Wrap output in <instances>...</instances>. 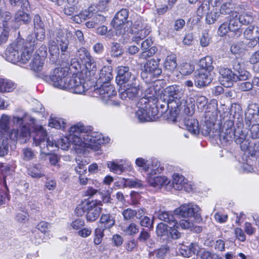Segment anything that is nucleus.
I'll return each instance as SVG.
<instances>
[{"mask_svg": "<svg viewBox=\"0 0 259 259\" xmlns=\"http://www.w3.org/2000/svg\"><path fill=\"white\" fill-rule=\"evenodd\" d=\"M49 52L50 54V61L52 64L56 62L59 57L60 47L54 40H50L48 42Z\"/></svg>", "mask_w": 259, "mask_h": 259, "instance_id": "c85d7f7f", "label": "nucleus"}, {"mask_svg": "<svg viewBox=\"0 0 259 259\" xmlns=\"http://www.w3.org/2000/svg\"><path fill=\"white\" fill-rule=\"evenodd\" d=\"M128 17V11L126 9H122L118 12L112 22L113 27L116 29H119L123 27L127 22Z\"/></svg>", "mask_w": 259, "mask_h": 259, "instance_id": "b1692460", "label": "nucleus"}, {"mask_svg": "<svg viewBox=\"0 0 259 259\" xmlns=\"http://www.w3.org/2000/svg\"><path fill=\"white\" fill-rule=\"evenodd\" d=\"M179 101V104H177L178 107L175 112L183 110L187 115H192L194 113L195 110V99L192 97H187L186 99L183 97V92L182 91V95L180 98L178 99Z\"/></svg>", "mask_w": 259, "mask_h": 259, "instance_id": "2eb2a0df", "label": "nucleus"}, {"mask_svg": "<svg viewBox=\"0 0 259 259\" xmlns=\"http://www.w3.org/2000/svg\"><path fill=\"white\" fill-rule=\"evenodd\" d=\"M164 68L168 72H172L177 68V57L176 55L171 54L166 57L164 62Z\"/></svg>", "mask_w": 259, "mask_h": 259, "instance_id": "473e14b6", "label": "nucleus"}, {"mask_svg": "<svg viewBox=\"0 0 259 259\" xmlns=\"http://www.w3.org/2000/svg\"><path fill=\"white\" fill-rule=\"evenodd\" d=\"M84 126L77 124L71 126L69 131L68 138H61L57 142L53 141L54 148H61L67 150L72 143L74 145L81 148H90L94 151H98L102 144L108 143L110 139L104 138L103 135L97 132H85Z\"/></svg>", "mask_w": 259, "mask_h": 259, "instance_id": "f257e3e1", "label": "nucleus"}, {"mask_svg": "<svg viewBox=\"0 0 259 259\" xmlns=\"http://www.w3.org/2000/svg\"><path fill=\"white\" fill-rule=\"evenodd\" d=\"M28 11L22 9L18 10L15 15L14 24L11 25V28L16 29L19 28L20 21H22L25 24L29 23L31 21L30 15L27 13Z\"/></svg>", "mask_w": 259, "mask_h": 259, "instance_id": "bb28decb", "label": "nucleus"}, {"mask_svg": "<svg viewBox=\"0 0 259 259\" xmlns=\"http://www.w3.org/2000/svg\"><path fill=\"white\" fill-rule=\"evenodd\" d=\"M136 164L145 171H147L150 168V162L142 158H138L136 160Z\"/></svg>", "mask_w": 259, "mask_h": 259, "instance_id": "0e129e2a", "label": "nucleus"}, {"mask_svg": "<svg viewBox=\"0 0 259 259\" xmlns=\"http://www.w3.org/2000/svg\"><path fill=\"white\" fill-rule=\"evenodd\" d=\"M194 70V66L188 63H183L180 69V72L184 75L191 74Z\"/></svg>", "mask_w": 259, "mask_h": 259, "instance_id": "4d7b16f0", "label": "nucleus"}, {"mask_svg": "<svg viewBox=\"0 0 259 259\" xmlns=\"http://www.w3.org/2000/svg\"><path fill=\"white\" fill-rule=\"evenodd\" d=\"M200 207L192 203L184 204L176 208L174 213L176 215L180 216L184 219H192L195 220L196 222L202 220L200 212Z\"/></svg>", "mask_w": 259, "mask_h": 259, "instance_id": "9b49d317", "label": "nucleus"}, {"mask_svg": "<svg viewBox=\"0 0 259 259\" xmlns=\"http://www.w3.org/2000/svg\"><path fill=\"white\" fill-rule=\"evenodd\" d=\"M76 4V2L75 3L69 2V0H68L67 5H65V7L64 8L63 11L64 14L68 16L75 15L76 17L79 13V9Z\"/></svg>", "mask_w": 259, "mask_h": 259, "instance_id": "c9c22d12", "label": "nucleus"}, {"mask_svg": "<svg viewBox=\"0 0 259 259\" xmlns=\"http://www.w3.org/2000/svg\"><path fill=\"white\" fill-rule=\"evenodd\" d=\"M190 116L188 115L187 117L184 118L183 121L184 125L190 133L194 135L199 134L200 128L199 126L198 122L197 120Z\"/></svg>", "mask_w": 259, "mask_h": 259, "instance_id": "cd10ccee", "label": "nucleus"}, {"mask_svg": "<svg viewBox=\"0 0 259 259\" xmlns=\"http://www.w3.org/2000/svg\"><path fill=\"white\" fill-rule=\"evenodd\" d=\"M11 18L12 14L10 12L7 11L2 12L0 11V22H3V25L5 28H9L11 27V24H14V21L9 22Z\"/></svg>", "mask_w": 259, "mask_h": 259, "instance_id": "a19ab883", "label": "nucleus"}, {"mask_svg": "<svg viewBox=\"0 0 259 259\" xmlns=\"http://www.w3.org/2000/svg\"><path fill=\"white\" fill-rule=\"evenodd\" d=\"M44 64V59L41 58L39 56H34L30 63L29 66L31 69L34 71L38 72L42 70Z\"/></svg>", "mask_w": 259, "mask_h": 259, "instance_id": "4c0bfd02", "label": "nucleus"}, {"mask_svg": "<svg viewBox=\"0 0 259 259\" xmlns=\"http://www.w3.org/2000/svg\"><path fill=\"white\" fill-rule=\"evenodd\" d=\"M212 78V72H207L203 69H199L195 72V84L199 88L205 87L211 83Z\"/></svg>", "mask_w": 259, "mask_h": 259, "instance_id": "f3484780", "label": "nucleus"}, {"mask_svg": "<svg viewBox=\"0 0 259 259\" xmlns=\"http://www.w3.org/2000/svg\"><path fill=\"white\" fill-rule=\"evenodd\" d=\"M107 166L111 171L114 172L117 174H120L124 170L122 165L119 164L116 161H108L107 162Z\"/></svg>", "mask_w": 259, "mask_h": 259, "instance_id": "09e8293b", "label": "nucleus"}, {"mask_svg": "<svg viewBox=\"0 0 259 259\" xmlns=\"http://www.w3.org/2000/svg\"><path fill=\"white\" fill-rule=\"evenodd\" d=\"M11 6L13 7H20L21 9L29 11L30 6L28 0H9Z\"/></svg>", "mask_w": 259, "mask_h": 259, "instance_id": "ea45409f", "label": "nucleus"}, {"mask_svg": "<svg viewBox=\"0 0 259 259\" xmlns=\"http://www.w3.org/2000/svg\"><path fill=\"white\" fill-rule=\"evenodd\" d=\"M113 78L112 68L110 66H104L100 70L97 83L109 82Z\"/></svg>", "mask_w": 259, "mask_h": 259, "instance_id": "c756f323", "label": "nucleus"}, {"mask_svg": "<svg viewBox=\"0 0 259 259\" xmlns=\"http://www.w3.org/2000/svg\"><path fill=\"white\" fill-rule=\"evenodd\" d=\"M104 230L105 229L102 226H99L98 228L95 229L94 242L96 245H99L102 242Z\"/></svg>", "mask_w": 259, "mask_h": 259, "instance_id": "864d4df0", "label": "nucleus"}, {"mask_svg": "<svg viewBox=\"0 0 259 259\" xmlns=\"http://www.w3.org/2000/svg\"><path fill=\"white\" fill-rule=\"evenodd\" d=\"M134 29L132 31L134 35L132 37V40L137 44L144 39L151 32L150 27L141 20H137L135 22Z\"/></svg>", "mask_w": 259, "mask_h": 259, "instance_id": "ddd939ff", "label": "nucleus"}, {"mask_svg": "<svg viewBox=\"0 0 259 259\" xmlns=\"http://www.w3.org/2000/svg\"><path fill=\"white\" fill-rule=\"evenodd\" d=\"M100 84L99 88L96 89V93L98 94L102 100L104 101H108L110 98H112L116 95V91L114 87L110 82L98 83Z\"/></svg>", "mask_w": 259, "mask_h": 259, "instance_id": "a211bd4d", "label": "nucleus"}, {"mask_svg": "<svg viewBox=\"0 0 259 259\" xmlns=\"http://www.w3.org/2000/svg\"><path fill=\"white\" fill-rule=\"evenodd\" d=\"M117 75L116 82L118 84H122L130 81L132 79V73L128 66H118L116 69Z\"/></svg>", "mask_w": 259, "mask_h": 259, "instance_id": "5701e85b", "label": "nucleus"}, {"mask_svg": "<svg viewBox=\"0 0 259 259\" xmlns=\"http://www.w3.org/2000/svg\"><path fill=\"white\" fill-rule=\"evenodd\" d=\"M76 56L84 63L85 68V75L91 80L97 72V64L94 58L85 48H81L77 50Z\"/></svg>", "mask_w": 259, "mask_h": 259, "instance_id": "6e6552de", "label": "nucleus"}, {"mask_svg": "<svg viewBox=\"0 0 259 259\" xmlns=\"http://www.w3.org/2000/svg\"><path fill=\"white\" fill-rule=\"evenodd\" d=\"M153 44V40L151 38H148L141 43V48L143 51L139 54V59H146L153 56L157 52V47L152 46Z\"/></svg>", "mask_w": 259, "mask_h": 259, "instance_id": "412c9836", "label": "nucleus"}, {"mask_svg": "<svg viewBox=\"0 0 259 259\" xmlns=\"http://www.w3.org/2000/svg\"><path fill=\"white\" fill-rule=\"evenodd\" d=\"M213 59L212 57L207 56L200 60L199 62V66L200 69L205 70V71L212 72L214 67L212 65Z\"/></svg>", "mask_w": 259, "mask_h": 259, "instance_id": "72a5a7b5", "label": "nucleus"}, {"mask_svg": "<svg viewBox=\"0 0 259 259\" xmlns=\"http://www.w3.org/2000/svg\"><path fill=\"white\" fill-rule=\"evenodd\" d=\"M110 52L112 57L118 58L123 54V51L120 44L112 42L111 44Z\"/></svg>", "mask_w": 259, "mask_h": 259, "instance_id": "79ce46f5", "label": "nucleus"}, {"mask_svg": "<svg viewBox=\"0 0 259 259\" xmlns=\"http://www.w3.org/2000/svg\"><path fill=\"white\" fill-rule=\"evenodd\" d=\"M15 88V84L10 80L0 78V92H10Z\"/></svg>", "mask_w": 259, "mask_h": 259, "instance_id": "c03bdc74", "label": "nucleus"}, {"mask_svg": "<svg viewBox=\"0 0 259 259\" xmlns=\"http://www.w3.org/2000/svg\"><path fill=\"white\" fill-rule=\"evenodd\" d=\"M68 73L64 68H56L49 77H46L52 82L54 87L68 90L74 94L83 93L85 92L84 80L74 75L67 77Z\"/></svg>", "mask_w": 259, "mask_h": 259, "instance_id": "7ed1b4c3", "label": "nucleus"}, {"mask_svg": "<svg viewBox=\"0 0 259 259\" xmlns=\"http://www.w3.org/2000/svg\"><path fill=\"white\" fill-rule=\"evenodd\" d=\"M149 184L156 188H161L163 185H167L169 183V180L165 177L157 176L152 177H149L148 179Z\"/></svg>", "mask_w": 259, "mask_h": 259, "instance_id": "7c9ffc66", "label": "nucleus"}, {"mask_svg": "<svg viewBox=\"0 0 259 259\" xmlns=\"http://www.w3.org/2000/svg\"><path fill=\"white\" fill-rule=\"evenodd\" d=\"M139 230V229L138 226L134 223H132L123 230V231L126 234L134 236L138 233Z\"/></svg>", "mask_w": 259, "mask_h": 259, "instance_id": "13d9d810", "label": "nucleus"}, {"mask_svg": "<svg viewBox=\"0 0 259 259\" xmlns=\"http://www.w3.org/2000/svg\"><path fill=\"white\" fill-rule=\"evenodd\" d=\"M210 3L213 7H217L222 4L220 9L221 14L229 15V16H230L234 12L233 10L234 4L233 3V0H210Z\"/></svg>", "mask_w": 259, "mask_h": 259, "instance_id": "4be33fe9", "label": "nucleus"}, {"mask_svg": "<svg viewBox=\"0 0 259 259\" xmlns=\"http://www.w3.org/2000/svg\"><path fill=\"white\" fill-rule=\"evenodd\" d=\"M150 233L144 229H142L137 240L141 242H146L147 241L151 242L152 240L150 239Z\"/></svg>", "mask_w": 259, "mask_h": 259, "instance_id": "69168bd1", "label": "nucleus"}, {"mask_svg": "<svg viewBox=\"0 0 259 259\" xmlns=\"http://www.w3.org/2000/svg\"><path fill=\"white\" fill-rule=\"evenodd\" d=\"M169 226L163 223L158 224L156 227V234L158 236L163 237V239H167L169 232Z\"/></svg>", "mask_w": 259, "mask_h": 259, "instance_id": "37998d69", "label": "nucleus"}, {"mask_svg": "<svg viewBox=\"0 0 259 259\" xmlns=\"http://www.w3.org/2000/svg\"><path fill=\"white\" fill-rule=\"evenodd\" d=\"M202 134L205 136L210 135L214 139H219L223 146H227L231 144L234 140L235 143L240 145L242 150L246 151L249 147V142L246 140V135L241 128L238 126L235 129L234 126V121L232 120H227L222 129L216 131L215 134L210 128L203 126L202 128Z\"/></svg>", "mask_w": 259, "mask_h": 259, "instance_id": "f03ea898", "label": "nucleus"}, {"mask_svg": "<svg viewBox=\"0 0 259 259\" xmlns=\"http://www.w3.org/2000/svg\"><path fill=\"white\" fill-rule=\"evenodd\" d=\"M91 202H82L78 204L75 209V213L78 216H82L85 212L87 213Z\"/></svg>", "mask_w": 259, "mask_h": 259, "instance_id": "5fc2aeb1", "label": "nucleus"}, {"mask_svg": "<svg viewBox=\"0 0 259 259\" xmlns=\"http://www.w3.org/2000/svg\"><path fill=\"white\" fill-rule=\"evenodd\" d=\"M72 35L71 32L66 29L59 28L56 33V39L59 45L61 52V58L66 62L69 58L68 37Z\"/></svg>", "mask_w": 259, "mask_h": 259, "instance_id": "f8f14e48", "label": "nucleus"}, {"mask_svg": "<svg viewBox=\"0 0 259 259\" xmlns=\"http://www.w3.org/2000/svg\"><path fill=\"white\" fill-rule=\"evenodd\" d=\"M196 103L198 108L203 109L207 103V99L204 96L198 94L196 96Z\"/></svg>", "mask_w": 259, "mask_h": 259, "instance_id": "bf43d9fd", "label": "nucleus"}, {"mask_svg": "<svg viewBox=\"0 0 259 259\" xmlns=\"http://www.w3.org/2000/svg\"><path fill=\"white\" fill-rule=\"evenodd\" d=\"M122 214L124 220L128 221L133 219L135 217L136 212L135 210L128 208L122 211Z\"/></svg>", "mask_w": 259, "mask_h": 259, "instance_id": "e2e57ef3", "label": "nucleus"}, {"mask_svg": "<svg viewBox=\"0 0 259 259\" xmlns=\"http://www.w3.org/2000/svg\"><path fill=\"white\" fill-rule=\"evenodd\" d=\"M159 94V92L157 91L153 86L150 87L145 91V97L141 99L139 104L151 102L155 105Z\"/></svg>", "mask_w": 259, "mask_h": 259, "instance_id": "393cba45", "label": "nucleus"}, {"mask_svg": "<svg viewBox=\"0 0 259 259\" xmlns=\"http://www.w3.org/2000/svg\"><path fill=\"white\" fill-rule=\"evenodd\" d=\"M32 52L24 46L22 41L12 43L5 52L6 59L13 63H27L31 57Z\"/></svg>", "mask_w": 259, "mask_h": 259, "instance_id": "423d86ee", "label": "nucleus"}, {"mask_svg": "<svg viewBox=\"0 0 259 259\" xmlns=\"http://www.w3.org/2000/svg\"><path fill=\"white\" fill-rule=\"evenodd\" d=\"M151 102L140 104L138 110L136 112V117L140 122L155 120L157 117L158 109Z\"/></svg>", "mask_w": 259, "mask_h": 259, "instance_id": "9d476101", "label": "nucleus"}, {"mask_svg": "<svg viewBox=\"0 0 259 259\" xmlns=\"http://www.w3.org/2000/svg\"><path fill=\"white\" fill-rule=\"evenodd\" d=\"M186 181L184 177L182 175L174 174L172 182L173 187L176 190H181L184 187Z\"/></svg>", "mask_w": 259, "mask_h": 259, "instance_id": "f704fd0d", "label": "nucleus"}, {"mask_svg": "<svg viewBox=\"0 0 259 259\" xmlns=\"http://www.w3.org/2000/svg\"><path fill=\"white\" fill-rule=\"evenodd\" d=\"M41 166L40 164H35L33 167L29 169L28 175L34 178H40L44 176V174L41 171Z\"/></svg>", "mask_w": 259, "mask_h": 259, "instance_id": "603ef678", "label": "nucleus"}, {"mask_svg": "<svg viewBox=\"0 0 259 259\" xmlns=\"http://www.w3.org/2000/svg\"><path fill=\"white\" fill-rule=\"evenodd\" d=\"M47 136V132L43 128L37 130L33 137V144L40 147L41 153L48 155L50 152L53 151L55 149H53V141H51Z\"/></svg>", "mask_w": 259, "mask_h": 259, "instance_id": "1a4fd4ad", "label": "nucleus"}, {"mask_svg": "<svg viewBox=\"0 0 259 259\" xmlns=\"http://www.w3.org/2000/svg\"><path fill=\"white\" fill-rule=\"evenodd\" d=\"M256 114L255 110L249 108L245 113V124L247 127H250L253 123L254 115Z\"/></svg>", "mask_w": 259, "mask_h": 259, "instance_id": "de8ad7c7", "label": "nucleus"}, {"mask_svg": "<svg viewBox=\"0 0 259 259\" xmlns=\"http://www.w3.org/2000/svg\"><path fill=\"white\" fill-rule=\"evenodd\" d=\"M242 25H248L252 22L253 17L250 11L246 12L238 16Z\"/></svg>", "mask_w": 259, "mask_h": 259, "instance_id": "3c124183", "label": "nucleus"}, {"mask_svg": "<svg viewBox=\"0 0 259 259\" xmlns=\"http://www.w3.org/2000/svg\"><path fill=\"white\" fill-rule=\"evenodd\" d=\"M171 226H169L168 227L169 232L167 239H169L170 238L174 239L179 238L181 236V234L176 229L178 228V224L177 223L175 226H174V224H171Z\"/></svg>", "mask_w": 259, "mask_h": 259, "instance_id": "6e6d98bb", "label": "nucleus"}, {"mask_svg": "<svg viewBox=\"0 0 259 259\" xmlns=\"http://www.w3.org/2000/svg\"><path fill=\"white\" fill-rule=\"evenodd\" d=\"M49 125L51 127L65 130L66 123L65 122L64 120L62 118L53 117L51 116L49 123Z\"/></svg>", "mask_w": 259, "mask_h": 259, "instance_id": "58836bf2", "label": "nucleus"}, {"mask_svg": "<svg viewBox=\"0 0 259 259\" xmlns=\"http://www.w3.org/2000/svg\"><path fill=\"white\" fill-rule=\"evenodd\" d=\"M229 31L232 32L235 36L240 37L242 34L243 28L236 12H233L232 14L229 16Z\"/></svg>", "mask_w": 259, "mask_h": 259, "instance_id": "6ab92c4d", "label": "nucleus"}, {"mask_svg": "<svg viewBox=\"0 0 259 259\" xmlns=\"http://www.w3.org/2000/svg\"><path fill=\"white\" fill-rule=\"evenodd\" d=\"M249 132L248 135L252 139H259V124L253 123L250 127H247Z\"/></svg>", "mask_w": 259, "mask_h": 259, "instance_id": "8fccbe9b", "label": "nucleus"}, {"mask_svg": "<svg viewBox=\"0 0 259 259\" xmlns=\"http://www.w3.org/2000/svg\"><path fill=\"white\" fill-rule=\"evenodd\" d=\"M235 9L236 10H234V12H236L237 16H238L239 14L242 15L243 13H245L246 12L249 11V10H250V8L247 4L243 3L238 5Z\"/></svg>", "mask_w": 259, "mask_h": 259, "instance_id": "338daca9", "label": "nucleus"}, {"mask_svg": "<svg viewBox=\"0 0 259 259\" xmlns=\"http://www.w3.org/2000/svg\"><path fill=\"white\" fill-rule=\"evenodd\" d=\"M100 226L105 229H110L115 223L114 218L110 213H102L100 220Z\"/></svg>", "mask_w": 259, "mask_h": 259, "instance_id": "2f4dec72", "label": "nucleus"}, {"mask_svg": "<svg viewBox=\"0 0 259 259\" xmlns=\"http://www.w3.org/2000/svg\"><path fill=\"white\" fill-rule=\"evenodd\" d=\"M23 154V159L25 161L32 160L34 157V153L30 148H24L22 150Z\"/></svg>", "mask_w": 259, "mask_h": 259, "instance_id": "774afa93", "label": "nucleus"}, {"mask_svg": "<svg viewBox=\"0 0 259 259\" xmlns=\"http://www.w3.org/2000/svg\"><path fill=\"white\" fill-rule=\"evenodd\" d=\"M102 202L100 200H95L90 203L89 209L86 213V219L88 222L95 221L99 217L102 208Z\"/></svg>", "mask_w": 259, "mask_h": 259, "instance_id": "aec40b11", "label": "nucleus"}, {"mask_svg": "<svg viewBox=\"0 0 259 259\" xmlns=\"http://www.w3.org/2000/svg\"><path fill=\"white\" fill-rule=\"evenodd\" d=\"M34 31L36 38L42 40L45 38V28L40 17L36 15L33 19Z\"/></svg>", "mask_w": 259, "mask_h": 259, "instance_id": "a878e982", "label": "nucleus"}, {"mask_svg": "<svg viewBox=\"0 0 259 259\" xmlns=\"http://www.w3.org/2000/svg\"><path fill=\"white\" fill-rule=\"evenodd\" d=\"M210 0H204L202 4L197 8L196 13L198 16L202 18L205 14H207L209 10Z\"/></svg>", "mask_w": 259, "mask_h": 259, "instance_id": "a18cd8bd", "label": "nucleus"}, {"mask_svg": "<svg viewBox=\"0 0 259 259\" xmlns=\"http://www.w3.org/2000/svg\"><path fill=\"white\" fill-rule=\"evenodd\" d=\"M195 220L192 219H185L180 221L179 225L182 228L184 229H189L193 226L194 222Z\"/></svg>", "mask_w": 259, "mask_h": 259, "instance_id": "052dcab7", "label": "nucleus"}, {"mask_svg": "<svg viewBox=\"0 0 259 259\" xmlns=\"http://www.w3.org/2000/svg\"><path fill=\"white\" fill-rule=\"evenodd\" d=\"M26 116L23 117L14 116L12 119L13 124L17 129H13L11 132L10 130V118L8 115L3 114L0 119V130L3 133H7V139L13 141H20L21 143L26 142L30 135V128L25 123Z\"/></svg>", "mask_w": 259, "mask_h": 259, "instance_id": "20e7f679", "label": "nucleus"}, {"mask_svg": "<svg viewBox=\"0 0 259 259\" xmlns=\"http://www.w3.org/2000/svg\"><path fill=\"white\" fill-rule=\"evenodd\" d=\"M219 73L221 75L220 78L221 83L226 88L232 87L234 84V82L238 80L236 73L233 72L231 69L229 68L220 67L219 68Z\"/></svg>", "mask_w": 259, "mask_h": 259, "instance_id": "dca6fc26", "label": "nucleus"}, {"mask_svg": "<svg viewBox=\"0 0 259 259\" xmlns=\"http://www.w3.org/2000/svg\"><path fill=\"white\" fill-rule=\"evenodd\" d=\"M158 218L159 220L169 223L170 225L174 224V226H175L177 224V221L171 212L162 211L159 213Z\"/></svg>", "mask_w": 259, "mask_h": 259, "instance_id": "e433bc0d", "label": "nucleus"}, {"mask_svg": "<svg viewBox=\"0 0 259 259\" xmlns=\"http://www.w3.org/2000/svg\"><path fill=\"white\" fill-rule=\"evenodd\" d=\"M210 37L206 31H204L200 36V44L202 47H206L209 44Z\"/></svg>", "mask_w": 259, "mask_h": 259, "instance_id": "680f3d73", "label": "nucleus"}, {"mask_svg": "<svg viewBox=\"0 0 259 259\" xmlns=\"http://www.w3.org/2000/svg\"><path fill=\"white\" fill-rule=\"evenodd\" d=\"M199 259H218V254L213 251L202 248L198 254Z\"/></svg>", "mask_w": 259, "mask_h": 259, "instance_id": "49530a36", "label": "nucleus"}, {"mask_svg": "<svg viewBox=\"0 0 259 259\" xmlns=\"http://www.w3.org/2000/svg\"><path fill=\"white\" fill-rule=\"evenodd\" d=\"M182 95V90H179L177 86H169L166 87L162 92L160 98L157 100L155 107L157 108L159 106L161 109V112L169 110V112L177 110L178 105L177 103H179L178 100Z\"/></svg>", "mask_w": 259, "mask_h": 259, "instance_id": "39448f33", "label": "nucleus"}, {"mask_svg": "<svg viewBox=\"0 0 259 259\" xmlns=\"http://www.w3.org/2000/svg\"><path fill=\"white\" fill-rule=\"evenodd\" d=\"M141 88L138 78L133 75L132 80L127 84V88L120 93V97L122 99H125L126 98L129 99L135 98L137 96Z\"/></svg>", "mask_w": 259, "mask_h": 259, "instance_id": "4468645a", "label": "nucleus"}, {"mask_svg": "<svg viewBox=\"0 0 259 259\" xmlns=\"http://www.w3.org/2000/svg\"><path fill=\"white\" fill-rule=\"evenodd\" d=\"M159 61L160 59H151L144 64L141 76L146 83L154 82L161 75L162 70L159 67Z\"/></svg>", "mask_w": 259, "mask_h": 259, "instance_id": "0eeeda50", "label": "nucleus"}]
</instances>
